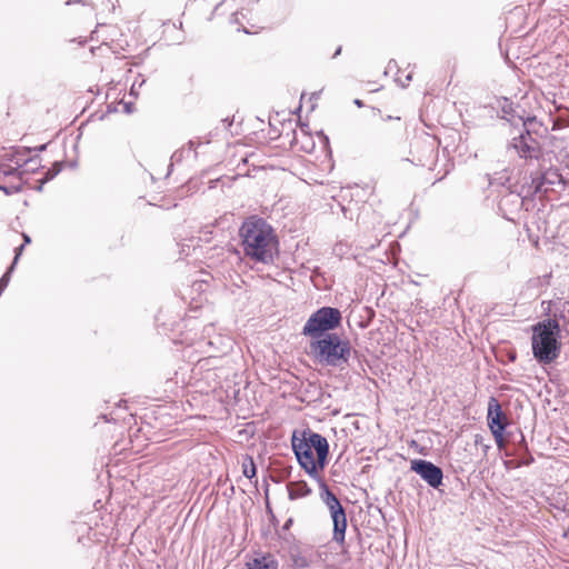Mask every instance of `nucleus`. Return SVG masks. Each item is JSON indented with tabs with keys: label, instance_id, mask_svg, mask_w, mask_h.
I'll use <instances>...</instances> for the list:
<instances>
[{
	"label": "nucleus",
	"instance_id": "nucleus-1",
	"mask_svg": "<svg viewBox=\"0 0 569 569\" xmlns=\"http://www.w3.org/2000/svg\"><path fill=\"white\" fill-rule=\"evenodd\" d=\"M291 447L300 467L319 485V497L328 508L333 526L332 540L343 546L348 527L346 508L319 473L328 463V440L310 429L303 430L300 436L293 431Z\"/></svg>",
	"mask_w": 569,
	"mask_h": 569
},
{
	"label": "nucleus",
	"instance_id": "nucleus-2",
	"mask_svg": "<svg viewBox=\"0 0 569 569\" xmlns=\"http://www.w3.org/2000/svg\"><path fill=\"white\" fill-rule=\"evenodd\" d=\"M241 247L246 257L254 262L272 263L279 254V240L271 227L263 218L250 216L239 228Z\"/></svg>",
	"mask_w": 569,
	"mask_h": 569
},
{
	"label": "nucleus",
	"instance_id": "nucleus-3",
	"mask_svg": "<svg viewBox=\"0 0 569 569\" xmlns=\"http://www.w3.org/2000/svg\"><path fill=\"white\" fill-rule=\"evenodd\" d=\"M309 348L310 355L317 363L340 370L349 366L352 352L357 353L350 341L338 333L310 340Z\"/></svg>",
	"mask_w": 569,
	"mask_h": 569
},
{
	"label": "nucleus",
	"instance_id": "nucleus-4",
	"mask_svg": "<svg viewBox=\"0 0 569 569\" xmlns=\"http://www.w3.org/2000/svg\"><path fill=\"white\" fill-rule=\"evenodd\" d=\"M531 350L538 363L550 365L560 355V325L556 319H545L532 326Z\"/></svg>",
	"mask_w": 569,
	"mask_h": 569
},
{
	"label": "nucleus",
	"instance_id": "nucleus-5",
	"mask_svg": "<svg viewBox=\"0 0 569 569\" xmlns=\"http://www.w3.org/2000/svg\"><path fill=\"white\" fill-rule=\"evenodd\" d=\"M341 311L333 307H321L306 321L301 333L315 340L326 335L335 333L333 330L341 326Z\"/></svg>",
	"mask_w": 569,
	"mask_h": 569
},
{
	"label": "nucleus",
	"instance_id": "nucleus-6",
	"mask_svg": "<svg viewBox=\"0 0 569 569\" xmlns=\"http://www.w3.org/2000/svg\"><path fill=\"white\" fill-rule=\"evenodd\" d=\"M219 358L209 356L198 360L191 368L188 383L197 391L209 392L221 386V375L218 367Z\"/></svg>",
	"mask_w": 569,
	"mask_h": 569
},
{
	"label": "nucleus",
	"instance_id": "nucleus-7",
	"mask_svg": "<svg viewBox=\"0 0 569 569\" xmlns=\"http://www.w3.org/2000/svg\"><path fill=\"white\" fill-rule=\"evenodd\" d=\"M487 425L493 436L499 448L505 445V432L509 425L508 417L503 412L497 398L490 397L488 401Z\"/></svg>",
	"mask_w": 569,
	"mask_h": 569
},
{
	"label": "nucleus",
	"instance_id": "nucleus-8",
	"mask_svg": "<svg viewBox=\"0 0 569 569\" xmlns=\"http://www.w3.org/2000/svg\"><path fill=\"white\" fill-rule=\"evenodd\" d=\"M410 470L419 475L433 489H439L443 485L442 469L429 460H411Z\"/></svg>",
	"mask_w": 569,
	"mask_h": 569
},
{
	"label": "nucleus",
	"instance_id": "nucleus-9",
	"mask_svg": "<svg viewBox=\"0 0 569 569\" xmlns=\"http://www.w3.org/2000/svg\"><path fill=\"white\" fill-rule=\"evenodd\" d=\"M561 181V174L557 170H547L535 177L531 176L529 189L533 194L547 193L548 187Z\"/></svg>",
	"mask_w": 569,
	"mask_h": 569
},
{
	"label": "nucleus",
	"instance_id": "nucleus-10",
	"mask_svg": "<svg viewBox=\"0 0 569 569\" xmlns=\"http://www.w3.org/2000/svg\"><path fill=\"white\" fill-rule=\"evenodd\" d=\"M31 152L32 149L30 147H16L11 153L3 156V160L14 163V166L20 170L32 162H37L38 166H41V159L39 156H30Z\"/></svg>",
	"mask_w": 569,
	"mask_h": 569
},
{
	"label": "nucleus",
	"instance_id": "nucleus-11",
	"mask_svg": "<svg viewBox=\"0 0 569 569\" xmlns=\"http://www.w3.org/2000/svg\"><path fill=\"white\" fill-rule=\"evenodd\" d=\"M522 204L523 199L520 197L519 193L508 191L501 196L498 202V209L506 219L512 220V218L509 217L508 213L518 212Z\"/></svg>",
	"mask_w": 569,
	"mask_h": 569
},
{
	"label": "nucleus",
	"instance_id": "nucleus-12",
	"mask_svg": "<svg viewBox=\"0 0 569 569\" xmlns=\"http://www.w3.org/2000/svg\"><path fill=\"white\" fill-rule=\"evenodd\" d=\"M508 150H515L521 159H538L539 153L535 151L532 147H529L523 139H520L519 136H515L507 146Z\"/></svg>",
	"mask_w": 569,
	"mask_h": 569
},
{
	"label": "nucleus",
	"instance_id": "nucleus-13",
	"mask_svg": "<svg viewBox=\"0 0 569 569\" xmlns=\"http://www.w3.org/2000/svg\"><path fill=\"white\" fill-rule=\"evenodd\" d=\"M247 569H278L279 562L272 553H257L246 563Z\"/></svg>",
	"mask_w": 569,
	"mask_h": 569
},
{
	"label": "nucleus",
	"instance_id": "nucleus-14",
	"mask_svg": "<svg viewBox=\"0 0 569 569\" xmlns=\"http://www.w3.org/2000/svg\"><path fill=\"white\" fill-rule=\"evenodd\" d=\"M289 557L293 569H306L312 562L311 555L302 551L299 546L290 547Z\"/></svg>",
	"mask_w": 569,
	"mask_h": 569
},
{
	"label": "nucleus",
	"instance_id": "nucleus-15",
	"mask_svg": "<svg viewBox=\"0 0 569 569\" xmlns=\"http://www.w3.org/2000/svg\"><path fill=\"white\" fill-rule=\"evenodd\" d=\"M413 148L421 149L423 151L422 157L417 159V163L420 166L431 164L435 158L437 157V149L435 143L431 141H417L413 144Z\"/></svg>",
	"mask_w": 569,
	"mask_h": 569
},
{
	"label": "nucleus",
	"instance_id": "nucleus-16",
	"mask_svg": "<svg viewBox=\"0 0 569 569\" xmlns=\"http://www.w3.org/2000/svg\"><path fill=\"white\" fill-rule=\"evenodd\" d=\"M24 171L20 170L16 166H12L6 160L0 161V180L4 183L8 179H14L17 182L23 184Z\"/></svg>",
	"mask_w": 569,
	"mask_h": 569
},
{
	"label": "nucleus",
	"instance_id": "nucleus-17",
	"mask_svg": "<svg viewBox=\"0 0 569 569\" xmlns=\"http://www.w3.org/2000/svg\"><path fill=\"white\" fill-rule=\"evenodd\" d=\"M536 121V117H528L522 121V129L519 132L520 139H523L529 147H532L536 152L541 153L539 141L532 137L529 126Z\"/></svg>",
	"mask_w": 569,
	"mask_h": 569
},
{
	"label": "nucleus",
	"instance_id": "nucleus-18",
	"mask_svg": "<svg viewBox=\"0 0 569 569\" xmlns=\"http://www.w3.org/2000/svg\"><path fill=\"white\" fill-rule=\"evenodd\" d=\"M288 497L290 500H296L309 496L312 491L305 480L291 481L287 485Z\"/></svg>",
	"mask_w": 569,
	"mask_h": 569
},
{
	"label": "nucleus",
	"instance_id": "nucleus-19",
	"mask_svg": "<svg viewBox=\"0 0 569 569\" xmlns=\"http://www.w3.org/2000/svg\"><path fill=\"white\" fill-rule=\"evenodd\" d=\"M200 142H196L194 140H190L187 146L182 147L179 150H176L171 156V163L169 166V171L173 167V163L181 162L184 158H188L191 152H193V158H197V151L196 148L199 146Z\"/></svg>",
	"mask_w": 569,
	"mask_h": 569
},
{
	"label": "nucleus",
	"instance_id": "nucleus-20",
	"mask_svg": "<svg viewBox=\"0 0 569 569\" xmlns=\"http://www.w3.org/2000/svg\"><path fill=\"white\" fill-rule=\"evenodd\" d=\"M558 117L553 121L552 130L569 127V108L565 106L557 107Z\"/></svg>",
	"mask_w": 569,
	"mask_h": 569
},
{
	"label": "nucleus",
	"instance_id": "nucleus-21",
	"mask_svg": "<svg viewBox=\"0 0 569 569\" xmlns=\"http://www.w3.org/2000/svg\"><path fill=\"white\" fill-rule=\"evenodd\" d=\"M242 473L249 480H252L257 477V467L254 460L251 456L246 455L242 461Z\"/></svg>",
	"mask_w": 569,
	"mask_h": 569
},
{
	"label": "nucleus",
	"instance_id": "nucleus-22",
	"mask_svg": "<svg viewBox=\"0 0 569 569\" xmlns=\"http://www.w3.org/2000/svg\"><path fill=\"white\" fill-rule=\"evenodd\" d=\"M0 191L4 192V194H7V196H12V194L19 193L20 191H22V183L21 182H17V183L4 182L3 183L0 180Z\"/></svg>",
	"mask_w": 569,
	"mask_h": 569
},
{
	"label": "nucleus",
	"instance_id": "nucleus-23",
	"mask_svg": "<svg viewBox=\"0 0 569 569\" xmlns=\"http://www.w3.org/2000/svg\"><path fill=\"white\" fill-rule=\"evenodd\" d=\"M293 523V519L292 518H289L286 520V522L283 523L281 530H277V533L279 536L280 539H283L286 541H289L290 538H293V536L291 533H288L287 535V531L290 530L291 526Z\"/></svg>",
	"mask_w": 569,
	"mask_h": 569
},
{
	"label": "nucleus",
	"instance_id": "nucleus-24",
	"mask_svg": "<svg viewBox=\"0 0 569 569\" xmlns=\"http://www.w3.org/2000/svg\"><path fill=\"white\" fill-rule=\"evenodd\" d=\"M62 169L61 162H54L51 168H49L44 173V181L52 180Z\"/></svg>",
	"mask_w": 569,
	"mask_h": 569
},
{
	"label": "nucleus",
	"instance_id": "nucleus-25",
	"mask_svg": "<svg viewBox=\"0 0 569 569\" xmlns=\"http://www.w3.org/2000/svg\"><path fill=\"white\" fill-rule=\"evenodd\" d=\"M566 305H569V302H565L563 307ZM551 319H556L558 322H559V320H563L565 322L568 321V319H567V317L565 315V308L561 309V310L557 309L556 312L553 313V317Z\"/></svg>",
	"mask_w": 569,
	"mask_h": 569
},
{
	"label": "nucleus",
	"instance_id": "nucleus-26",
	"mask_svg": "<svg viewBox=\"0 0 569 569\" xmlns=\"http://www.w3.org/2000/svg\"><path fill=\"white\" fill-rule=\"evenodd\" d=\"M23 248H24V244H21V246L17 247L14 249V258H13V261H12V263L10 266V269L14 268L16 263L18 262V259H19L20 254L22 253Z\"/></svg>",
	"mask_w": 569,
	"mask_h": 569
},
{
	"label": "nucleus",
	"instance_id": "nucleus-27",
	"mask_svg": "<svg viewBox=\"0 0 569 569\" xmlns=\"http://www.w3.org/2000/svg\"><path fill=\"white\" fill-rule=\"evenodd\" d=\"M144 83V80H141L140 82H138V80H136L132 86H131V89H130V94L131 96H138V91H137V87L138 88H141Z\"/></svg>",
	"mask_w": 569,
	"mask_h": 569
},
{
	"label": "nucleus",
	"instance_id": "nucleus-28",
	"mask_svg": "<svg viewBox=\"0 0 569 569\" xmlns=\"http://www.w3.org/2000/svg\"><path fill=\"white\" fill-rule=\"evenodd\" d=\"M26 167H27V169L23 170L24 173L28 172V171L36 172L39 169L40 166H38L37 162H32L30 164H27Z\"/></svg>",
	"mask_w": 569,
	"mask_h": 569
},
{
	"label": "nucleus",
	"instance_id": "nucleus-29",
	"mask_svg": "<svg viewBox=\"0 0 569 569\" xmlns=\"http://www.w3.org/2000/svg\"><path fill=\"white\" fill-rule=\"evenodd\" d=\"M535 461L533 457L531 455H528L527 458H523L521 463L525 466H529Z\"/></svg>",
	"mask_w": 569,
	"mask_h": 569
},
{
	"label": "nucleus",
	"instance_id": "nucleus-30",
	"mask_svg": "<svg viewBox=\"0 0 569 569\" xmlns=\"http://www.w3.org/2000/svg\"><path fill=\"white\" fill-rule=\"evenodd\" d=\"M48 147V143H43V144H40L38 147H34V148H31L32 149V152L36 151V152H42L47 149Z\"/></svg>",
	"mask_w": 569,
	"mask_h": 569
},
{
	"label": "nucleus",
	"instance_id": "nucleus-31",
	"mask_svg": "<svg viewBox=\"0 0 569 569\" xmlns=\"http://www.w3.org/2000/svg\"><path fill=\"white\" fill-rule=\"evenodd\" d=\"M47 181H44V177L39 181V183L33 188L36 191L40 192L42 191L43 189V184L46 183Z\"/></svg>",
	"mask_w": 569,
	"mask_h": 569
},
{
	"label": "nucleus",
	"instance_id": "nucleus-32",
	"mask_svg": "<svg viewBox=\"0 0 569 569\" xmlns=\"http://www.w3.org/2000/svg\"><path fill=\"white\" fill-rule=\"evenodd\" d=\"M270 523H271L274 528H277V527H278V525H279V520L277 519V517L274 516V513H273V512H271V516H270Z\"/></svg>",
	"mask_w": 569,
	"mask_h": 569
},
{
	"label": "nucleus",
	"instance_id": "nucleus-33",
	"mask_svg": "<svg viewBox=\"0 0 569 569\" xmlns=\"http://www.w3.org/2000/svg\"><path fill=\"white\" fill-rule=\"evenodd\" d=\"M22 238H23V243L22 244H29L31 242V238L29 234L27 233H22Z\"/></svg>",
	"mask_w": 569,
	"mask_h": 569
},
{
	"label": "nucleus",
	"instance_id": "nucleus-34",
	"mask_svg": "<svg viewBox=\"0 0 569 569\" xmlns=\"http://www.w3.org/2000/svg\"><path fill=\"white\" fill-rule=\"evenodd\" d=\"M132 107H133V104H132L131 102H127V103H124V111H126L127 113L132 112Z\"/></svg>",
	"mask_w": 569,
	"mask_h": 569
},
{
	"label": "nucleus",
	"instance_id": "nucleus-35",
	"mask_svg": "<svg viewBox=\"0 0 569 569\" xmlns=\"http://www.w3.org/2000/svg\"><path fill=\"white\" fill-rule=\"evenodd\" d=\"M71 3H82V4H87V2L84 0H68L66 2V4H71Z\"/></svg>",
	"mask_w": 569,
	"mask_h": 569
},
{
	"label": "nucleus",
	"instance_id": "nucleus-36",
	"mask_svg": "<svg viewBox=\"0 0 569 569\" xmlns=\"http://www.w3.org/2000/svg\"><path fill=\"white\" fill-rule=\"evenodd\" d=\"M71 3H82V4H87V2L84 0H68L66 2V4H71Z\"/></svg>",
	"mask_w": 569,
	"mask_h": 569
},
{
	"label": "nucleus",
	"instance_id": "nucleus-37",
	"mask_svg": "<svg viewBox=\"0 0 569 569\" xmlns=\"http://www.w3.org/2000/svg\"><path fill=\"white\" fill-rule=\"evenodd\" d=\"M519 436H520V443L527 450V443H526V440H525V436L522 435V432H519Z\"/></svg>",
	"mask_w": 569,
	"mask_h": 569
},
{
	"label": "nucleus",
	"instance_id": "nucleus-38",
	"mask_svg": "<svg viewBox=\"0 0 569 569\" xmlns=\"http://www.w3.org/2000/svg\"><path fill=\"white\" fill-rule=\"evenodd\" d=\"M482 441V436L481 435H476L475 436V443L478 445Z\"/></svg>",
	"mask_w": 569,
	"mask_h": 569
},
{
	"label": "nucleus",
	"instance_id": "nucleus-39",
	"mask_svg": "<svg viewBox=\"0 0 569 569\" xmlns=\"http://www.w3.org/2000/svg\"><path fill=\"white\" fill-rule=\"evenodd\" d=\"M353 103L359 108L363 107V102L360 99H355Z\"/></svg>",
	"mask_w": 569,
	"mask_h": 569
},
{
	"label": "nucleus",
	"instance_id": "nucleus-40",
	"mask_svg": "<svg viewBox=\"0 0 569 569\" xmlns=\"http://www.w3.org/2000/svg\"><path fill=\"white\" fill-rule=\"evenodd\" d=\"M266 508H267V512L269 513V516H271V512H273V511H272V508H271V506H270L268 500H267V503H266Z\"/></svg>",
	"mask_w": 569,
	"mask_h": 569
},
{
	"label": "nucleus",
	"instance_id": "nucleus-41",
	"mask_svg": "<svg viewBox=\"0 0 569 569\" xmlns=\"http://www.w3.org/2000/svg\"><path fill=\"white\" fill-rule=\"evenodd\" d=\"M502 111H503L505 113L509 114V113H510V111H512V107H511V106H509L508 108H507V107H503V108H502Z\"/></svg>",
	"mask_w": 569,
	"mask_h": 569
},
{
	"label": "nucleus",
	"instance_id": "nucleus-42",
	"mask_svg": "<svg viewBox=\"0 0 569 569\" xmlns=\"http://www.w3.org/2000/svg\"><path fill=\"white\" fill-rule=\"evenodd\" d=\"M565 330L569 335V318H568V321H566V323H565Z\"/></svg>",
	"mask_w": 569,
	"mask_h": 569
},
{
	"label": "nucleus",
	"instance_id": "nucleus-43",
	"mask_svg": "<svg viewBox=\"0 0 569 569\" xmlns=\"http://www.w3.org/2000/svg\"><path fill=\"white\" fill-rule=\"evenodd\" d=\"M509 359H510V361H515L516 360V353L515 352L509 353Z\"/></svg>",
	"mask_w": 569,
	"mask_h": 569
},
{
	"label": "nucleus",
	"instance_id": "nucleus-44",
	"mask_svg": "<svg viewBox=\"0 0 569 569\" xmlns=\"http://www.w3.org/2000/svg\"><path fill=\"white\" fill-rule=\"evenodd\" d=\"M341 53V47H338V49L336 50L335 54H333V58H336L337 56H339Z\"/></svg>",
	"mask_w": 569,
	"mask_h": 569
},
{
	"label": "nucleus",
	"instance_id": "nucleus-45",
	"mask_svg": "<svg viewBox=\"0 0 569 569\" xmlns=\"http://www.w3.org/2000/svg\"><path fill=\"white\" fill-rule=\"evenodd\" d=\"M546 310L548 311V313L550 312V310H551V301H548V307H547Z\"/></svg>",
	"mask_w": 569,
	"mask_h": 569
},
{
	"label": "nucleus",
	"instance_id": "nucleus-46",
	"mask_svg": "<svg viewBox=\"0 0 569 569\" xmlns=\"http://www.w3.org/2000/svg\"><path fill=\"white\" fill-rule=\"evenodd\" d=\"M7 183H17V180H14V179H8V180H7Z\"/></svg>",
	"mask_w": 569,
	"mask_h": 569
},
{
	"label": "nucleus",
	"instance_id": "nucleus-47",
	"mask_svg": "<svg viewBox=\"0 0 569 569\" xmlns=\"http://www.w3.org/2000/svg\"><path fill=\"white\" fill-rule=\"evenodd\" d=\"M406 80H407V82H409L411 80V74L410 73L407 74Z\"/></svg>",
	"mask_w": 569,
	"mask_h": 569
},
{
	"label": "nucleus",
	"instance_id": "nucleus-48",
	"mask_svg": "<svg viewBox=\"0 0 569 569\" xmlns=\"http://www.w3.org/2000/svg\"><path fill=\"white\" fill-rule=\"evenodd\" d=\"M109 3H111L112 6V9H114V3H113V0H107Z\"/></svg>",
	"mask_w": 569,
	"mask_h": 569
},
{
	"label": "nucleus",
	"instance_id": "nucleus-49",
	"mask_svg": "<svg viewBox=\"0 0 569 569\" xmlns=\"http://www.w3.org/2000/svg\"><path fill=\"white\" fill-rule=\"evenodd\" d=\"M220 6H221V3L217 4L216 8H214V11H217Z\"/></svg>",
	"mask_w": 569,
	"mask_h": 569
},
{
	"label": "nucleus",
	"instance_id": "nucleus-50",
	"mask_svg": "<svg viewBox=\"0 0 569 569\" xmlns=\"http://www.w3.org/2000/svg\"><path fill=\"white\" fill-rule=\"evenodd\" d=\"M323 139L326 140L327 143L329 142V139L327 136H323Z\"/></svg>",
	"mask_w": 569,
	"mask_h": 569
}]
</instances>
